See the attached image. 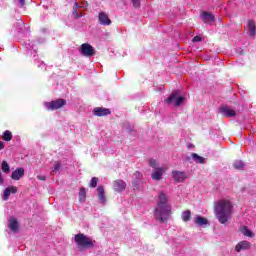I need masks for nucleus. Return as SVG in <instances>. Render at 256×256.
Masks as SVG:
<instances>
[{
    "label": "nucleus",
    "mask_w": 256,
    "mask_h": 256,
    "mask_svg": "<svg viewBox=\"0 0 256 256\" xmlns=\"http://www.w3.org/2000/svg\"><path fill=\"white\" fill-rule=\"evenodd\" d=\"M81 7H85V5L80 6L77 2H74L73 9H75L77 11L78 9H81Z\"/></svg>",
    "instance_id": "nucleus-35"
},
{
    "label": "nucleus",
    "mask_w": 256,
    "mask_h": 256,
    "mask_svg": "<svg viewBox=\"0 0 256 256\" xmlns=\"http://www.w3.org/2000/svg\"><path fill=\"white\" fill-rule=\"evenodd\" d=\"M191 157L195 161V163H198L200 165H205L206 163V159L202 156H199L197 153H192Z\"/></svg>",
    "instance_id": "nucleus-21"
},
{
    "label": "nucleus",
    "mask_w": 256,
    "mask_h": 256,
    "mask_svg": "<svg viewBox=\"0 0 256 256\" xmlns=\"http://www.w3.org/2000/svg\"><path fill=\"white\" fill-rule=\"evenodd\" d=\"M96 117H106V115H111V110L103 107H96L93 111Z\"/></svg>",
    "instance_id": "nucleus-13"
},
{
    "label": "nucleus",
    "mask_w": 256,
    "mask_h": 256,
    "mask_svg": "<svg viewBox=\"0 0 256 256\" xmlns=\"http://www.w3.org/2000/svg\"><path fill=\"white\" fill-rule=\"evenodd\" d=\"M9 190L10 193H12L13 195H15V193H17V187L15 186H10L7 188Z\"/></svg>",
    "instance_id": "nucleus-33"
},
{
    "label": "nucleus",
    "mask_w": 256,
    "mask_h": 256,
    "mask_svg": "<svg viewBox=\"0 0 256 256\" xmlns=\"http://www.w3.org/2000/svg\"><path fill=\"white\" fill-rule=\"evenodd\" d=\"M247 29H248V35L249 37H255L256 35V25L255 21L249 20L247 24Z\"/></svg>",
    "instance_id": "nucleus-19"
},
{
    "label": "nucleus",
    "mask_w": 256,
    "mask_h": 256,
    "mask_svg": "<svg viewBox=\"0 0 256 256\" xmlns=\"http://www.w3.org/2000/svg\"><path fill=\"white\" fill-rule=\"evenodd\" d=\"M99 182V178L97 177H93L90 180V187H92L93 189H95V187H97V183Z\"/></svg>",
    "instance_id": "nucleus-30"
},
{
    "label": "nucleus",
    "mask_w": 256,
    "mask_h": 256,
    "mask_svg": "<svg viewBox=\"0 0 256 256\" xmlns=\"http://www.w3.org/2000/svg\"><path fill=\"white\" fill-rule=\"evenodd\" d=\"M72 15H73V17H75V19H81V17H83V14H78L77 13V10H75L74 8H73V11H72Z\"/></svg>",
    "instance_id": "nucleus-32"
},
{
    "label": "nucleus",
    "mask_w": 256,
    "mask_h": 256,
    "mask_svg": "<svg viewBox=\"0 0 256 256\" xmlns=\"http://www.w3.org/2000/svg\"><path fill=\"white\" fill-rule=\"evenodd\" d=\"M2 171L3 173H11V167L9 166V163L7 161H2Z\"/></svg>",
    "instance_id": "nucleus-25"
},
{
    "label": "nucleus",
    "mask_w": 256,
    "mask_h": 256,
    "mask_svg": "<svg viewBox=\"0 0 256 256\" xmlns=\"http://www.w3.org/2000/svg\"><path fill=\"white\" fill-rule=\"evenodd\" d=\"M219 112L221 115H223V117H235L237 115V112L231 109L229 106L220 107Z\"/></svg>",
    "instance_id": "nucleus-9"
},
{
    "label": "nucleus",
    "mask_w": 256,
    "mask_h": 256,
    "mask_svg": "<svg viewBox=\"0 0 256 256\" xmlns=\"http://www.w3.org/2000/svg\"><path fill=\"white\" fill-rule=\"evenodd\" d=\"M234 169H237L238 171H241L245 168V163L241 160H236L233 163Z\"/></svg>",
    "instance_id": "nucleus-24"
},
{
    "label": "nucleus",
    "mask_w": 256,
    "mask_h": 256,
    "mask_svg": "<svg viewBox=\"0 0 256 256\" xmlns=\"http://www.w3.org/2000/svg\"><path fill=\"white\" fill-rule=\"evenodd\" d=\"M13 139V134H11V131L6 130L3 135L4 141H11Z\"/></svg>",
    "instance_id": "nucleus-27"
},
{
    "label": "nucleus",
    "mask_w": 256,
    "mask_h": 256,
    "mask_svg": "<svg viewBox=\"0 0 256 256\" xmlns=\"http://www.w3.org/2000/svg\"><path fill=\"white\" fill-rule=\"evenodd\" d=\"M133 178H134V181L132 182V185H133L134 189H139V181L143 180V174L139 171H136L133 174Z\"/></svg>",
    "instance_id": "nucleus-18"
},
{
    "label": "nucleus",
    "mask_w": 256,
    "mask_h": 256,
    "mask_svg": "<svg viewBox=\"0 0 256 256\" xmlns=\"http://www.w3.org/2000/svg\"><path fill=\"white\" fill-rule=\"evenodd\" d=\"M24 175L25 169L17 168L15 171L12 172L11 179H13L14 181H19V179H21V177H23Z\"/></svg>",
    "instance_id": "nucleus-16"
},
{
    "label": "nucleus",
    "mask_w": 256,
    "mask_h": 256,
    "mask_svg": "<svg viewBox=\"0 0 256 256\" xmlns=\"http://www.w3.org/2000/svg\"><path fill=\"white\" fill-rule=\"evenodd\" d=\"M21 25H23V21L20 20Z\"/></svg>",
    "instance_id": "nucleus-40"
},
{
    "label": "nucleus",
    "mask_w": 256,
    "mask_h": 256,
    "mask_svg": "<svg viewBox=\"0 0 256 256\" xmlns=\"http://www.w3.org/2000/svg\"><path fill=\"white\" fill-rule=\"evenodd\" d=\"M29 49H33V46H30Z\"/></svg>",
    "instance_id": "nucleus-41"
},
{
    "label": "nucleus",
    "mask_w": 256,
    "mask_h": 256,
    "mask_svg": "<svg viewBox=\"0 0 256 256\" xmlns=\"http://www.w3.org/2000/svg\"><path fill=\"white\" fill-rule=\"evenodd\" d=\"M10 196H11V192L6 188L4 190L3 200L8 201Z\"/></svg>",
    "instance_id": "nucleus-31"
},
{
    "label": "nucleus",
    "mask_w": 256,
    "mask_h": 256,
    "mask_svg": "<svg viewBox=\"0 0 256 256\" xmlns=\"http://www.w3.org/2000/svg\"><path fill=\"white\" fill-rule=\"evenodd\" d=\"M74 241L79 251H84V249H91V247L95 245V242L93 241V239L81 233L76 234L74 236Z\"/></svg>",
    "instance_id": "nucleus-3"
},
{
    "label": "nucleus",
    "mask_w": 256,
    "mask_h": 256,
    "mask_svg": "<svg viewBox=\"0 0 256 256\" xmlns=\"http://www.w3.org/2000/svg\"><path fill=\"white\" fill-rule=\"evenodd\" d=\"M37 179H39V181H47V177L41 175H38Z\"/></svg>",
    "instance_id": "nucleus-37"
},
{
    "label": "nucleus",
    "mask_w": 256,
    "mask_h": 256,
    "mask_svg": "<svg viewBox=\"0 0 256 256\" xmlns=\"http://www.w3.org/2000/svg\"><path fill=\"white\" fill-rule=\"evenodd\" d=\"M251 248V243L249 241H241L239 242L236 247H235V251H237V253H241V251H247V249Z\"/></svg>",
    "instance_id": "nucleus-14"
},
{
    "label": "nucleus",
    "mask_w": 256,
    "mask_h": 256,
    "mask_svg": "<svg viewBox=\"0 0 256 256\" xmlns=\"http://www.w3.org/2000/svg\"><path fill=\"white\" fill-rule=\"evenodd\" d=\"M61 170V162L56 161L54 162V166L52 168V171H54L55 173L59 172Z\"/></svg>",
    "instance_id": "nucleus-28"
},
{
    "label": "nucleus",
    "mask_w": 256,
    "mask_h": 256,
    "mask_svg": "<svg viewBox=\"0 0 256 256\" xmlns=\"http://www.w3.org/2000/svg\"><path fill=\"white\" fill-rule=\"evenodd\" d=\"M26 46H28L29 44H25Z\"/></svg>",
    "instance_id": "nucleus-42"
},
{
    "label": "nucleus",
    "mask_w": 256,
    "mask_h": 256,
    "mask_svg": "<svg viewBox=\"0 0 256 256\" xmlns=\"http://www.w3.org/2000/svg\"><path fill=\"white\" fill-rule=\"evenodd\" d=\"M241 233L245 235V237H254L255 234L251 232L247 227H243L241 229Z\"/></svg>",
    "instance_id": "nucleus-26"
},
{
    "label": "nucleus",
    "mask_w": 256,
    "mask_h": 256,
    "mask_svg": "<svg viewBox=\"0 0 256 256\" xmlns=\"http://www.w3.org/2000/svg\"><path fill=\"white\" fill-rule=\"evenodd\" d=\"M185 101V97L179 95L178 91L172 92V94L164 100L166 105H173L174 107H180Z\"/></svg>",
    "instance_id": "nucleus-4"
},
{
    "label": "nucleus",
    "mask_w": 256,
    "mask_h": 256,
    "mask_svg": "<svg viewBox=\"0 0 256 256\" xmlns=\"http://www.w3.org/2000/svg\"><path fill=\"white\" fill-rule=\"evenodd\" d=\"M98 191V199H100V203H106L107 199L105 198V188L103 186H99L97 188Z\"/></svg>",
    "instance_id": "nucleus-20"
},
{
    "label": "nucleus",
    "mask_w": 256,
    "mask_h": 256,
    "mask_svg": "<svg viewBox=\"0 0 256 256\" xmlns=\"http://www.w3.org/2000/svg\"><path fill=\"white\" fill-rule=\"evenodd\" d=\"M4 145H3V142H0V151L1 149H3Z\"/></svg>",
    "instance_id": "nucleus-39"
},
{
    "label": "nucleus",
    "mask_w": 256,
    "mask_h": 256,
    "mask_svg": "<svg viewBox=\"0 0 256 256\" xmlns=\"http://www.w3.org/2000/svg\"><path fill=\"white\" fill-rule=\"evenodd\" d=\"M214 213L219 223L225 225L233 214V204L227 199L218 200L214 205Z\"/></svg>",
    "instance_id": "nucleus-2"
},
{
    "label": "nucleus",
    "mask_w": 256,
    "mask_h": 256,
    "mask_svg": "<svg viewBox=\"0 0 256 256\" xmlns=\"http://www.w3.org/2000/svg\"><path fill=\"white\" fill-rule=\"evenodd\" d=\"M201 19L203 23H206L207 25H211L215 21V16L212 13L203 12L201 15Z\"/></svg>",
    "instance_id": "nucleus-15"
},
{
    "label": "nucleus",
    "mask_w": 256,
    "mask_h": 256,
    "mask_svg": "<svg viewBox=\"0 0 256 256\" xmlns=\"http://www.w3.org/2000/svg\"><path fill=\"white\" fill-rule=\"evenodd\" d=\"M126 188H127V183H125V181L121 179L113 182V189L118 193H121V191H125Z\"/></svg>",
    "instance_id": "nucleus-11"
},
{
    "label": "nucleus",
    "mask_w": 256,
    "mask_h": 256,
    "mask_svg": "<svg viewBox=\"0 0 256 256\" xmlns=\"http://www.w3.org/2000/svg\"><path fill=\"white\" fill-rule=\"evenodd\" d=\"M80 53L83 57H93L95 55V48L89 43H84L80 47Z\"/></svg>",
    "instance_id": "nucleus-6"
},
{
    "label": "nucleus",
    "mask_w": 256,
    "mask_h": 256,
    "mask_svg": "<svg viewBox=\"0 0 256 256\" xmlns=\"http://www.w3.org/2000/svg\"><path fill=\"white\" fill-rule=\"evenodd\" d=\"M193 221L197 227H205L209 225V220L201 215L194 216Z\"/></svg>",
    "instance_id": "nucleus-10"
},
{
    "label": "nucleus",
    "mask_w": 256,
    "mask_h": 256,
    "mask_svg": "<svg viewBox=\"0 0 256 256\" xmlns=\"http://www.w3.org/2000/svg\"><path fill=\"white\" fill-rule=\"evenodd\" d=\"M172 179L176 183H183V181H185V179H187V174H185V172H183V171L174 170V171H172Z\"/></svg>",
    "instance_id": "nucleus-8"
},
{
    "label": "nucleus",
    "mask_w": 256,
    "mask_h": 256,
    "mask_svg": "<svg viewBox=\"0 0 256 256\" xmlns=\"http://www.w3.org/2000/svg\"><path fill=\"white\" fill-rule=\"evenodd\" d=\"M181 219L184 221V223H188V221H191V210L183 211L181 214Z\"/></svg>",
    "instance_id": "nucleus-22"
},
{
    "label": "nucleus",
    "mask_w": 256,
    "mask_h": 256,
    "mask_svg": "<svg viewBox=\"0 0 256 256\" xmlns=\"http://www.w3.org/2000/svg\"><path fill=\"white\" fill-rule=\"evenodd\" d=\"M86 199H87V191L85 190V188H80V191H79L80 203H85Z\"/></svg>",
    "instance_id": "nucleus-23"
},
{
    "label": "nucleus",
    "mask_w": 256,
    "mask_h": 256,
    "mask_svg": "<svg viewBox=\"0 0 256 256\" xmlns=\"http://www.w3.org/2000/svg\"><path fill=\"white\" fill-rule=\"evenodd\" d=\"M132 5L133 7H140L141 0H132Z\"/></svg>",
    "instance_id": "nucleus-34"
},
{
    "label": "nucleus",
    "mask_w": 256,
    "mask_h": 256,
    "mask_svg": "<svg viewBox=\"0 0 256 256\" xmlns=\"http://www.w3.org/2000/svg\"><path fill=\"white\" fill-rule=\"evenodd\" d=\"M98 20L100 25H111V19H109V16L105 12L99 13Z\"/></svg>",
    "instance_id": "nucleus-17"
},
{
    "label": "nucleus",
    "mask_w": 256,
    "mask_h": 256,
    "mask_svg": "<svg viewBox=\"0 0 256 256\" xmlns=\"http://www.w3.org/2000/svg\"><path fill=\"white\" fill-rule=\"evenodd\" d=\"M67 101L65 99H57L51 102H45L44 107L48 111H57V109H61V107H65Z\"/></svg>",
    "instance_id": "nucleus-5"
},
{
    "label": "nucleus",
    "mask_w": 256,
    "mask_h": 256,
    "mask_svg": "<svg viewBox=\"0 0 256 256\" xmlns=\"http://www.w3.org/2000/svg\"><path fill=\"white\" fill-rule=\"evenodd\" d=\"M157 206L154 210L156 221L165 223L171 217V205H169V197L163 191L158 193Z\"/></svg>",
    "instance_id": "nucleus-1"
},
{
    "label": "nucleus",
    "mask_w": 256,
    "mask_h": 256,
    "mask_svg": "<svg viewBox=\"0 0 256 256\" xmlns=\"http://www.w3.org/2000/svg\"><path fill=\"white\" fill-rule=\"evenodd\" d=\"M192 41L193 43H199V41H201V37L195 36Z\"/></svg>",
    "instance_id": "nucleus-36"
},
{
    "label": "nucleus",
    "mask_w": 256,
    "mask_h": 256,
    "mask_svg": "<svg viewBox=\"0 0 256 256\" xmlns=\"http://www.w3.org/2000/svg\"><path fill=\"white\" fill-rule=\"evenodd\" d=\"M149 165H150V167H152V169H159V164L157 163V160H155V159H150Z\"/></svg>",
    "instance_id": "nucleus-29"
},
{
    "label": "nucleus",
    "mask_w": 256,
    "mask_h": 256,
    "mask_svg": "<svg viewBox=\"0 0 256 256\" xmlns=\"http://www.w3.org/2000/svg\"><path fill=\"white\" fill-rule=\"evenodd\" d=\"M20 3V7H24L25 6V0H18Z\"/></svg>",
    "instance_id": "nucleus-38"
},
{
    "label": "nucleus",
    "mask_w": 256,
    "mask_h": 256,
    "mask_svg": "<svg viewBox=\"0 0 256 256\" xmlns=\"http://www.w3.org/2000/svg\"><path fill=\"white\" fill-rule=\"evenodd\" d=\"M165 171H166L165 167L155 168L152 171V175H151L153 181H161L163 179V173H165Z\"/></svg>",
    "instance_id": "nucleus-7"
},
{
    "label": "nucleus",
    "mask_w": 256,
    "mask_h": 256,
    "mask_svg": "<svg viewBox=\"0 0 256 256\" xmlns=\"http://www.w3.org/2000/svg\"><path fill=\"white\" fill-rule=\"evenodd\" d=\"M8 229L12 230L13 233H17L19 231V222L15 217H10L8 219Z\"/></svg>",
    "instance_id": "nucleus-12"
}]
</instances>
